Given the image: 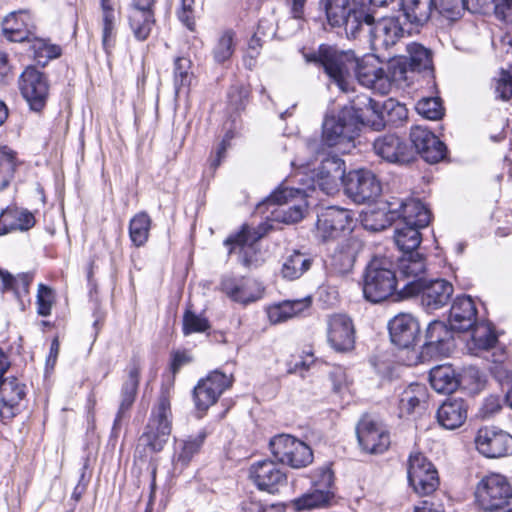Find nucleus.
<instances>
[{
	"instance_id": "obj_17",
	"label": "nucleus",
	"mask_w": 512,
	"mask_h": 512,
	"mask_svg": "<svg viewBox=\"0 0 512 512\" xmlns=\"http://www.w3.org/2000/svg\"><path fill=\"white\" fill-rule=\"evenodd\" d=\"M232 385V376L215 370L201 379L193 390L195 406L199 411H206L216 403L222 393Z\"/></svg>"
},
{
	"instance_id": "obj_44",
	"label": "nucleus",
	"mask_w": 512,
	"mask_h": 512,
	"mask_svg": "<svg viewBox=\"0 0 512 512\" xmlns=\"http://www.w3.org/2000/svg\"><path fill=\"white\" fill-rule=\"evenodd\" d=\"M426 398V389L421 384H410L399 395L400 417L412 414Z\"/></svg>"
},
{
	"instance_id": "obj_21",
	"label": "nucleus",
	"mask_w": 512,
	"mask_h": 512,
	"mask_svg": "<svg viewBox=\"0 0 512 512\" xmlns=\"http://www.w3.org/2000/svg\"><path fill=\"white\" fill-rule=\"evenodd\" d=\"M327 341L337 352H348L355 345V329L346 314H332L327 318Z\"/></svg>"
},
{
	"instance_id": "obj_31",
	"label": "nucleus",
	"mask_w": 512,
	"mask_h": 512,
	"mask_svg": "<svg viewBox=\"0 0 512 512\" xmlns=\"http://www.w3.org/2000/svg\"><path fill=\"white\" fill-rule=\"evenodd\" d=\"M31 16L27 11L12 12L2 22V34L10 42H25L30 39Z\"/></svg>"
},
{
	"instance_id": "obj_32",
	"label": "nucleus",
	"mask_w": 512,
	"mask_h": 512,
	"mask_svg": "<svg viewBox=\"0 0 512 512\" xmlns=\"http://www.w3.org/2000/svg\"><path fill=\"white\" fill-rule=\"evenodd\" d=\"M140 370L141 368L137 361L131 362V364L128 366V376L122 385L121 400L116 418L114 420V429L120 425L123 416L132 407L135 401L139 386Z\"/></svg>"
},
{
	"instance_id": "obj_2",
	"label": "nucleus",
	"mask_w": 512,
	"mask_h": 512,
	"mask_svg": "<svg viewBox=\"0 0 512 512\" xmlns=\"http://www.w3.org/2000/svg\"><path fill=\"white\" fill-rule=\"evenodd\" d=\"M399 218L401 222L395 230V244L403 253L415 251L421 243L419 230L430 222V211L416 199L399 201Z\"/></svg>"
},
{
	"instance_id": "obj_59",
	"label": "nucleus",
	"mask_w": 512,
	"mask_h": 512,
	"mask_svg": "<svg viewBox=\"0 0 512 512\" xmlns=\"http://www.w3.org/2000/svg\"><path fill=\"white\" fill-rule=\"evenodd\" d=\"M382 112L387 113V122L394 125L403 122L408 117V110L404 104L396 102L393 99H388L382 105Z\"/></svg>"
},
{
	"instance_id": "obj_43",
	"label": "nucleus",
	"mask_w": 512,
	"mask_h": 512,
	"mask_svg": "<svg viewBox=\"0 0 512 512\" xmlns=\"http://www.w3.org/2000/svg\"><path fill=\"white\" fill-rule=\"evenodd\" d=\"M155 24L154 10H131L129 25L134 37L139 41L146 40Z\"/></svg>"
},
{
	"instance_id": "obj_41",
	"label": "nucleus",
	"mask_w": 512,
	"mask_h": 512,
	"mask_svg": "<svg viewBox=\"0 0 512 512\" xmlns=\"http://www.w3.org/2000/svg\"><path fill=\"white\" fill-rule=\"evenodd\" d=\"M462 7L473 14H487L491 10L505 19L507 11L512 8V0H462Z\"/></svg>"
},
{
	"instance_id": "obj_53",
	"label": "nucleus",
	"mask_w": 512,
	"mask_h": 512,
	"mask_svg": "<svg viewBox=\"0 0 512 512\" xmlns=\"http://www.w3.org/2000/svg\"><path fill=\"white\" fill-rule=\"evenodd\" d=\"M458 381L459 387H462L470 393H476L484 387L486 379L478 368L470 366L464 368L462 372L458 374Z\"/></svg>"
},
{
	"instance_id": "obj_37",
	"label": "nucleus",
	"mask_w": 512,
	"mask_h": 512,
	"mask_svg": "<svg viewBox=\"0 0 512 512\" xmlns=\"http://www.w3.org/2000/svg\"><path fill=\"white\" fill-rule=\"evenodd\" d=\"M429 380L432 388L438 393H452L459 387L458 374L451 365L432 368Z\"/></svg>"
},
{
	"instance_id": "obj_23",
	"label": "nucleus",
	"mask_w": 512,
	"mask_h": 512,
	"mask_svg": "<svg viewBox=\"0 0 512 512\" xmlns=\"http://www.w3.org/2000/svg\"><path fill=\"white\" fill-rule=\"evenodd\" d=\"M452 330L442 321H432L426 330L422 356H448L454 347Z\"/></svg>"
},
{
	"instance_id": "obj_4",
	"label": "nucleus",
	"mask_w": 512,
	"mask_h": 512,
	"mask_svg": "<svg viewBox=\"0 0 512 512\" xmlns=\"http://www.w3.org/2000/svg\"><path fill=\"white\" fill-rule=\"evenodd\" d=\"M393 263L387 258H373L366 268L363 283L364 297L378 303L391 296L399 285Z\"/></svg>"
},
{
	"instance_id": "obj_45",
	"label": "nucleus",
	"mask_w": 512,
	"mask_h": 512,
	"mask_svg": "<svg viewBox=\"0 0 512 512\" xmlns=\"http://www.w3.org/2000/svg\"><path fill=\"white\" fill-rule=\"evenodd\" d=\"M332 498L333 492L331 490L314 488L313 491L294 499L291 504L297 511L311 510L326 507Z\"/></svg>"
},
{
	"instance_id": "obj_19",
	"label": "nucleus",
	"mask_w": 512,
	"mask_h": 512,
	"mask_svg": "<svg viewBox=\"0 0 512 512\" xmlns=\"http://www.w3.org/2000/svg\"><path fill=\"white\" fill-rule=\"evenodd\" d=\"M345 176L344 161L337 155H328L321 160L317 171L313 170L311 184L307 187L315 189L317 186L328 195L334 194Z\"/></svg>"
},
{
	"instance_id": "obj_46",
	"label": "nucleus",
	"mask_w": 512,
	"mask_h": 512,
	"mask_svg": "<svg viewBox=\"0 0 512 512\" xmlns=\"http://www.w3.org/2000/svg\"><path fill=\"white\" fill-rule=\"evenodd\" d=\"M410 68L415 72L431 71L433 68L432 52L423 45L412 42L406 46Z\"/></svg>"
},
{
	"instance_id": "obj_47",
	"label": "nucleus",
	"mask_w": 512,
	"mask_h": 512,
	"mask_svg": "<svg viewBox=\"0 0 512 512\" xmlns=\"http://www.w3.org/2000/svg\"><path fill=\"white\" fill-rule=\"evenodd\" d=\"M30 50L33 53L35 61L45 66L48 61L58 58L62 54V48L59 45L53 44L49 39L33 38L29 39Z\"/></svg>"
},
{
	"instance_id": "obj_34",
	"label": "nucleus",
	"mask_w": 512,
	"mask_h": 512,
	"mask_svg": "<svg viewBox=\"0 0 512 512\" xmlns=\"http://www.w3.org/2000/svg\"><path fill=\"white\" fill-rule=\"evenodd\" d=\"M34 224L32 213L17 207H8L0 213V236L14 231L29 230Z\"/></svg>"
},
{
	"instance_id": "obj_14",
	"label": "nucleus",
	"mask_w": 512,
	"mask_h": 512,
	"mask_svg": "<svg viewBox=\"0 0 512 512\" xmlns=\"http://www.w3.org/2000/svg\"><path fill=\"white\" fill-rule=\"evenodd\" d=\"M408 481L414 491L421 495L433 493L439 486L438 472L421 453H412L408 460Z\"/></svg>"
},
{
	"instance_id": "obj_49",
	"label": "nucleus",
	"mask_w": 512,
	"mask_h": 512,
	"mask_svg": "<svg viewBox=\"0 0 512 512\" xmlns=\"http://www.w3.org/2000/svg\"><path fill=\"white\" fill-rule=\"evenodd\" d=\"M151 218L146 212H139L129 222V237L136 247L143 246L149 237Z\"/></svg>"
},
{
	"instance_id": "obj_10",
	"label": "nucleus",
	"mask_w": 512,
	"mask_h": 512,
	"mask_svg": "<svg viewBox=\"0 0 512 512\" xmlns=\"http://www.w3.org/2000/svg\"><path fill=\"white\" fill-rule=\"evenodd\" d=\"M170 403L167 398L161 397L156 412H153L145 428V432L139 438L138 447L144 446L152 452H159L166 444L171 433Z\"/></svg>"
},
{
	"instance_id": "obj_27",
	"label": "nucleus",
	"mask_w": 512,
	"mask_h": 512,
	"mask_svg": "<svg viewBox=\"0 0 512 512\" xmlns=\"http://www.w3.org/2000/svg\"><path fill=\"white\" fill-rule=\"evenodd\" d=\"M258 238L255 232L244 226L239 233L228 237L224 244L229 246L230 254L238 250L239 261L243 266L252 267L258 263L257 248L255 246Z\"/></svg>"
},
{
	"instance_id": "obj_16",
	"label": "nucleus",
	"mask_w": 512,
	"mask_h": 512,
	"mask_svg": "<svg viewBox=\"0 0 512 512\" xmlns=\"http://www.w3.org/2000/svg\"><path fill=\"white\" fill-rule=\"evenodd\" d=\"M353 225L354 217L350 210L331 206L318 215L317 234L323 241L336 239L351 232Z\"/></svg>"
},
{
	"instance_id": "obj_8",
	"label": "nucleus",
	"mask_w": 512,
	"mask_h": 512,
	"mask_svg": "<svg viewBox=\"0 0 512 512\" xmlns=\"http://www.w3.org/2000/svg\"><path fill=\"white\" fill-rule=\"evenodd\" d=\"M273 456L294 469L307 467L313 462V452L303 441L289 434H279L270 440Z\"/></svg>"
},
{
	"instance_id": "obj_15",
	"label": "nucleus",
	"mask_w": 512,
	"mask_h": 512,
	"mask_svg": "<svg viewBox=\"0 0 512 512\" xmlns=\"http://www.w3.org/2000/svg\"><path fill=\"white\" fill-rule=\"evenodd\" d=\"M356 434L362 449L371 454L383 453L390 445V435L386 426L369 415L361 418L356 427Z\"/></svg>"
},
{
	"instance_id": "obj_3",
	"label": "nucleus",
	"mask_w": 512,
	"mask_h": 512,
	"mask_svg": "<svg viewBox=\"0 0 512 512\" xmlns=\"http://www.w3.org/2000/svg\"><path fill=\"white\" fill-rule=\"evenodd\" d=\"M478 512H512V487L508 479L499 473L481 478L475 489Z\"/></svg>"
},
{
	"instance_id": "obj_63",
	"label": "nucleus",
	"mask_w": 512,
	"mask_h": 512,
	"mask_svg": "<svg viewBox=\"0 0 512 512\" xmlns=\"http://www.w3.org/2000/svg\"><path fill=\"white\" fill-rule=\"evenodd\" d=\"M311 477L312 485L316 489L330 490L333 485L334 475L329 466L316 469Z\"/></svg>"
},
{
	"instance_id": "obj_29",
	"label": "nucleus",
	"mask_w": 512,
	"mask_h": 512,
	"mask_svg": "<svg viewBox=\"0 0 512 512\" xmlns=\"http://www.w3.org/2000/svg\"><path fill=\"white\" fill-rule=\"evenodd\" d=\"M435 0H401V19L411 29L418 31L425 25L433 13Z\"/></svg>"
},
{
	"instance_id": "obj_61",
	"label": "nucleus",
	"mask_w": 512,
	"mask_h": 512,
	"mask_svg": "<svg viewBox=\"0 0 512 512\" xmlns=\"http://www.w3.org/2000/svg\"><path fill=\"white\" fill-rule=\"evenodd\" d=\"M54 300L55 295L53 290L44 284H39L36 301L37 313L41 316L50 315Z\"/></svg>"
},
{
	"instance_id": "obj_52",
	"label": "nucleus",
	"mask_w": 512,
	"mask_h": 512,
	"mask_svg": "<svg viewBox=\"0 0 512 512\" xmlns=\"http://www.w3.org/2000/svg\"><path fill=\"white\" fill-rule=\"evenodd\" d=\"M18 165L16 154L6 147L0 153V191L5 189L14 177Z\"/></svg>"
},
{
	"instance_id": "obj_18",
	"label": "nucleus",
	"mask_w": 512,
	"mask_h": 512,
	"mask_svg": "<svg viewBox=\"0 0 512 512\" xmlns=\"http://www.w3.org/2000/svg\"><path fill=\"white\" fill-rule=\"evenodd\" d=\"M475 445L487 458H501L512 454V436L494 426L480 428L475 437Z\"/></svg>"
},
{
	"instance_id": "obj_28",
	"label": "nucleus",
	"mask_w": 512,
	"mask_h": 512,
	"mask_svg": "<svg viewBox=\"0 0 512 512\" xmlns=\"http://www.w3.org/2000/svg\"><path fill=\"white\" fill-rule=\"evenodd\" d=\"M26 395V386L16 377L0 379V416L11 419L18 412V406Z\"/></svg>"
},
{
	"instance_id": "obj_40",
	"label": "nucleus",
	"mask_w": 512,
	"mask_h": 512,
	"mask_svg": "<svg viewBox=\"0 0 512 512\" xmlns=\"http://www.w3.org/2000/svg\"><path fill=\"white\" fill-rule=\"evenodd\" d=\"M309 305V299L284 301L280 304L269 307L268 317L269 320L274 324L281 323L302 313L309 307Z\"/></svg>"
},
{
	"instance_id": "obj_1",
	"label": "nucleus",
	"mask_w": 512,
	"mask_h": 512,
	"mask_svg": "<svg viewBox=\"0 0 512 512\" xmlns=\"http://www.w3.org/2000/svg\"><path fill=\"white\" fill-rule=\"evenodd\" d=\"M303 57L307 63L322 67L342 92L349 91L353 71L361 85L383 95L389 93L384 69L377 66L371 57L359 60L351 50L343 51L327 45H321L318 51L303 52Z\"/></svg>"
},
{
	"instance_id": "obj_56",
	"label": "nucleus",
	"mask_w": 512,
	"mask_h": 512,
	"mask_svg": "<svg viewBox=\"0 0 512 512\" xmlns=\"http://www.w3.org/2000/svg\"><path fill=\"white\" fill-rule=\"evenodd\" d=\"M191 61L185 57H178L174 62V85L176 93L191 84L192 74L190 73Z\"/></svg>"
},
{
	"instance_id": "obj_50",
	"label": "nucleus",
	"mask_w": 512,
	"mask_h": 512,
	"mask_svg": "<svg viewBox=\"0 0 512 512\" xmlns=\"http://www.w3.org/2000/svg\"><path fill=\"white\" fill-rule=\"evenodd\" d=\"M363 244L356 237H350L335 252L334 261H340L342 272L349 271L356 260L358 253L362 250Z\"/></svg>"
},
{
	"instance_id": "obj_24",
	"label": "nucleus",
	"mask_w": 512,
	"mask_h": 512,
	"mask_svg": "<svg viewBox=\"0 0 512 512\" xmlns=\"http://www.w3.org/2000/svg\"><path fill=\"white\" fill-rule=\"evenodd\" d=\"M342 109L348 110L350 116L356 121V125H371L379 128L384 125L382 105L373 100L367 94L357 95L351 100L349 106Z\"/></svg>"
},
{
	"instance_id": "obj_6",
	"label": "nucleus",
	"mask_w": 512,
	"mask_h": 512,
	"mask_svg": "<svg viewBox=\"0 0 512 512\" xmlns=\"http://www.w3.org/2000/svg\"><path fill=\"white\" fill-rule=\"evenodd\" d=\"M453 291V285L444 279H418L405 282L399 295L402 298L419 295L422 307L433 312L449 303Z\"/></svg>"
},
{
	"instance_id": "obj_51",
	"label": "nucleus",
	"mask_w": 512,
	"mask_h": 512,
	"mask_svg": "<svg viewBox=\"0 0 512 512\" xmlns=\"http://www.w3.org/2000/svg\"><path fill=\"white\" fill-rule=\"evenodd\" d=\"M235 32L231 29L223 31L217 39L212 56L216 63L224 64L229 61L235 50Z\"/></svg>"
},
{
	"instance_id": "obj_11",
	"label": "nucleus",
	"mask_w": 512,
	"mask_h": 512,
	"mask_svg": "<svg viewBox=\"0 0 512 512\" xmlns=\"http://www.w3.org/2000/svg\"><path fill=\"white\" fill-rule=\"evenodd\" d=\"M359 128L348 110L326 114L322 123V141L329 147L350 145L358 135Z\"/></svg>"
},
{
	"instance_id": "obj_26",
	"label": "nucleus",
	"mask_w": 512,
	"mask_h": 512,
	"mask_svg": "<svg viewBox=\"0 0 512 512\" xmlns=\"http://www.w3.org/2000/svg\"><path fill=\"white\" fill-rule=\"evenodd\" d=\"M391 341L400 348L413 345L419 335L420 325L417 319L409 313L396 315L388 325Z\"/></svg>"
},
{
	"instance_id": "obj_57",
	"label": "nucleus",
	"mask_w": 512,
	"mask_h": 512,
	"mask_svg": "<svg viewBox=\"0 0 512 512\" xmlns=\"http://www.w3.org/2000/svg\"><path fill=\"white\" fill-rule=\"evenodd\" d=\"M417 112L429 120H438L444 114L439 98L430 97L419 100L416 104Z\"/></svg>"
},
{
	"instance_id": "obj_62",
	"label": "nucleus",
	"mask_w": 512,
	"mask_h": 512,
	"mask_svg": "<svg viewBox=\"0 0 512 512\" xmlns=\"http://www.w3.org/2000/svg\"><path fill=\"white\" fill-rule=\"evenodd\" d=\"M496 98L507 101L512 97V75L502 70L499 77L495 79Z\"/></svg>"
},
{
	"instance_id": "obj_38",
	"label": "nucleus",
	"mask_w": 512,
	"mask_h": 512,
	"mask_svg": "<svg viewBox=\"0 0 512 512\" xmlns=\"http://www.w3.org/2000/svg\"><path fill=\"white\" fill-rule=\"evenodd\" d=\"M313 263V258L298 250L284 258L281 275L287 280H296L308 271Z\"/></svg>"
},
{
	"instance_id": "obj_13",
	"label": "nucleus",
	"mask_w": 512,
	"mask_h": 512,
	"mask_svg": "<svg viewBox=\"0 0 512 512\" xmlns=\"http://www.w3.org/2000/svg\"><path fill=\"white\" fill-rule=\"evenodd\" d=\"M18 87L22 97L31 110L41 111L49 95V83L46 75L35 66H27L20 74Z\"/></svg>"
},
{
	"instance_id": "obj_9",
	"label": "nucleus",
	"mask_w": 512,
	"mask_h": 512,
	"mask_svg": "<svg viewBox=\"0 0 512 512\" xmlns=\"http://www.w3.org/2000/svg\"><path fill=\"white\" fill-rule=\"evenodd\" d=\"M320 8L325 12L326 19L332 27H344L349 38L359 36V26L368 17L358 5L349 8V0H319Z\"/></svg>"
},
{
	"instance_id": "obj_58",
	"label": "nucleus",
	"mask_w": 512,
	"mask_h": 512,
	"mask_svg": "<svg viewBox=\"0 0 512 512\" xmlns=\"http://www.w3.org/2000/svg\"><path fill=\"white\" fill-rule=\"evenodd\" d=\"M210 325L208 320L197 315L194 312L187 310L183 316V333L189 335L191 333L204 332L209 329Z\"/></svg>"
},
{
	"instance_id": "obj_64",
	"label": "nucleus",
	"mask_w": 512,
	"mask_h": 512,
	"mask_svg": "<svg viewBox=\"0 0 512 512\" xmlns=\"http://www.w3.org/2000/svg\"><path fill=\"white\" fill-rule=\"evenodd\" d=\"M421 157L428 163H438L443 160L446 156V146L439 139V145L428 144L423 150L418 152Z\"/></svg>"
},
{
	"instance_id": "obj_39",
	"label": "nucleus",
	"mask_w": 512,
	"mask_h": 512,
	"mask_svg": "<svg viewBox=\"0 0 512 512\" xmlns=\"http://www.w3.org/2000/svg\"><path fill=\"white\" fill-rule=\"evenodd\" d=\"M102 10V45L107 53L114 46L117 17L111 0H100Z\"/></svg>"
},
{
	"instance_id": "obj_7",
	"label": "nucleus",
	"mask_w": 512,
	"mask_h": 512,
	"mask_svg": "<svg viewBox=\"0 0 512 512\" xmlns=\"http://www.w3.org/2000/svg\"><path fill=\"white\" fill-rule=\"evenodd\" d=\"M368 22L369 24L360 23L359 34L367 31L371 47L375 51L387 50L394 46L405 34H412L411 29L402 21L401 16L383 17L378 21L375 20L374 16Z\"/></svg>"
},
{
	"instance_id": "obj_30",
	"label": "nucleus",
	"mask_w": 512,
	"mask_h": 512,
	"mask_svg": "<svg viewBox=\"0 0 512 512\" xmlns=\"http://www.w3.org/2000/svg\"><path fill=\"white\" fill-rule=\"evenodd\" d=\"M477 310L470 296H458L450 309L449 324L451 329L466 331L476 324Z\"/></svg>"
},
{
	"instance_id": "obj_22",
	"label": "nucleus",
	"mask_w": 512,
	"mask_h": 512,
	"mask_svg": "<svg viewBox=\"0 0 512 512\" xmlns=\"http://www.w3.org/2000/svg\"><path fill=\"white\" fill-rule=\"evenodd\" d=\"M221 290L232 301L241 304L255 302L262 297L263 288L252 278L242 276H225L221 280Z\"/></svg>"
},
{
	"instance_id": "obj_12",
	"label": "nucleus",
	"mask_w": 512,
	"mask_h": 512,
	"mask_svg": "<svg viewBox=\"0 0 512 512\" xmlns=\"http://www.w3.org/2000/svg\"><path fill=\"white\" fill-rule=\"evenodd\" d=\"M343 186L346 195L358 204L374 201L382 191L376 175L367 169L348 172L343 179Z\"/></svg>"
},
{
	"instance_id": "obj_55",
	"label": "nucleus",
	"mask_w": 512,
	"mask_h": 512,
	"mask_svg": "<svg viewBox=\"0 0 512 512\" xmlns=\"http://www.w3.org/2000/svg\"><path fill=\"white\" fill-rule=\"evenodd\" d=\"M0 278L3 287L6 290H13L16 294L27 293L29 285L33 280V275L30 273L19 274L14 277L9 272L0 269Z\"/></svg>"
},
{
	"instance_id": "obj_33",
	"label": "nucleus",
	"mask_w": 512,
	"mask_h": 512,
	"mask_svg": "<svg viewBox=\"0 0 512 512\" xmlns=\"http://www.w3.org/2000/svg\"><path fill=\"white\" fill-rule=\"evenodd\" d=\"M467 418V405L461 398H448L437 410L438 423L448 430L460 427Z\"/></svg>"
},
{
	"instance_id": "obj_54",
	"label": "nucleus",
	"mask_w": 512,
	"mask_h": 512,
	"mask_svg": "<svg viewBox=\"0 0 512 512\" xmlns=\"http://www.w3.org/2000/svg\"><path fill=\"white\" fill-rule=\"evenodd\" d=\"M472 330L471 343L478 350H488L497 342V337L487 324H475Z\"/></svg>"
},
{
	"instance_id": "obj_35",
	"label": "nucleus",
	"mask_w": 512,
	"mask_h": 512,
	"mask_svg": "<svg viewBox=\"0 0 512 512\" xmlns=\"http://www.w3.org/2000/svg\"><path fill=\"white\" fill-rule=\"evenodd\" d=\"M396 217L399 218V202H389L382 208L366 211L362 222L367 230L377 232L389 227Z\"/></svg>"
},
{
	"instance_id": "obj_42",
	"label": "nucleus",
	"mask_w": 512,
	"mask_h": 512,
	"mask_svg": "<svg viewBox=\"0 0 512 512\" xmlns=\"http://www.w3.org/2000/svg\"><path fill=\"white\" fill-rule=\"evenodd\" d=\"M399 270L403 279L399 281H404V279H411L409 281H415L418 279H424L422 275L426 270L425 259L418 252L412 251L403 253V256L399 261Z\"/></svg>"
},
{
	"instance_id": "obj_5",
	"label": "nucleus",
	"mask_w": 512,
	"mask_h": 512,
	"mask_svg": "<svg viewBox=\"0 0 512 512\" xmlns=\"http://www.w3.org/2000/svg\"><path fill=\"white\" fill-rule=\"evenodd\" d=\"M277 206L271 211L272 219L285 224H293L304 217L307 208L306 193L303 189L279 187L257 207Z\"/></svg>"
},
{
	"instance_id": "obj_60",
	"label": "nucleus",
	"mask_w": 512,
	"mask_h": 512,
	"mask_svg": "<svg viewBox=\"0 0 512 512\" xmlns=\"http://www.w3.org/2000/svg\"><path fill=\"white\" fill-rule=\"evenodd\" d=\"M410 139L417 152L423 150L428 144L439 145V138L429 130L420 126L411 129Z\"/></svg>"
},
{
	"instance_id": "obj_25",
	"label": "nucleus",
	"mask_w": 512,
	"mask_h": 512,
	"mask_svg": "<svg viewBox=\"0 0 512 512\" xmlns=\"http://www.w3.org/2000/svg\"><path fill=\"white\" fill-rule=\"evenodd\" d=\"M373 150L381 159L393 164H407L413 159L407 143L395 134H385L373 142Z\"/></svg>"
},
{
	"instance_id": "obj_36",
	"label": "nucleus",
	"mask_w": 512,
	"mask_h": 512,
	"mask_svg": "<svg viewBox=\"0 0 512 512\" xmlns=\"http://www.w3.org/2000/svg\"><path fill=\"white\" fill-rule=\"evenodd\" d=\"M206 436L205 431H200L196 435H191L187 439L180 440L176 443L173 458L175 469H183L189 464L193 456L200 451Z\"/></svg>"
},
{
	"instance_id": "obj_48",
	"label": "nucleus",
	"mask_w": 512,
	"mask_h": 512,
	"mask_svg": "<svg viewBox=\"0 0 512 512\" xmlns=\"http://www.w3.org/2000/svg\"><path fill=\"white\" fill-rule=\"evenodd\" d=\"M413 72L406 56L401 55L390 59L387 69H384V77L388 80L389 90L392 84L400 85L402 82L408 81L410 78L409 74Z\"/></svg>"
},
{
	"instance_id": "obj_20",
	"label": "nucleus",
	"mask_w": 512,
	"mask_h": 512,
	"mask_svg": "<svg viewBox=\"0 0 512 512\" xmlns=\"http://www.w3.org/2000/svg\"><path fill=\"white\" fill-rule=\"evenodd\" d=\"M249 478L261 491L270 494L279 492L287 484V475L274 461L265 459L256 461L249 467Z\"/></svg>"
}]
</instances>
